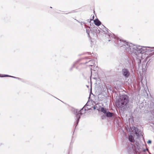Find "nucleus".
Listing matches in <instances>:
<instances>
[{
	"label": "nucleus",
	"mask_w": 154,
	"mask_h": 154,
	"mask_svg": "<svg viewBox=\"0 0 154 154\" xmlns=\"http://www.w3.org/2000/svg\"><path fill=\"white\" fill-rule=\"evenodd\" d=\"M129 101L128 96L123 95L121 96L119 99L116 101V105L118 107L122 108L126 105Z\"/></svg>",
	"instance_id": "f257e3e1"
},
{
	"label": "nucleus",
	"mask_w": 154,
	"mask_h": 154,
	"mask_svg": "<svg viewBox=\"0 0 154 154\" xmlns=\"http://www.w3.org/2000/svg\"><path fill=\"white\" fill-rule=\"evenodd\" d=\"M122 72L123 75L125 76L126 77H128L129 75V73L126 69H123Z\"/></svg>",
	"instance_id": "f03ea898"
},
{
	"label": "nucleus",
	"mask_w": 154,
	"mask_h": 154,
	"mask_svg": "<svg viewBox=\"0 0 154 154\" xmlns=\"http://www.w3.org/2000/svg\"><path fill=\"white\" fill-rule=\"evenodd\" d=\"M94 22L95 24L97 26H99L101 24V22L97 19L94 20Z\"/></svg>",
	"instance_id": "7ed1b4c3"
},
{
	"label": "nucleus",
	"mask_w": 154,
	"mask_h": 154,
	"mask_svg": "<svg viewBox=\"0 0 154 154\" xmlns=\"http://www.w3.org/2000/svg\"><path fill=\"white\" fill-rule=\"evenodd\" d=\"M128 139L131 142H134V140L133 136L131 135H130L129 136Z\"/></svg>",
	"instance_id": "20e7f679"
},
{
	"label": "nucleus",
	"mask_w": 154,
	"mask_h": 154,
	"mask_svg": "<svg viewBox=\"0 0 154 154\" xmlns=\"http://www.w3.org/2000/svg\"><path fill=\"white\" fill-rule=\"evenodd\" d=\"M82 113L81 112H79L77 113L76 115V118L78 120L80 118V116L82 115Z\"/></svg>",
	"instance_id": "39448f33"
},
{
	"label": "nucleus",
	"mask_w": 154,
	"mask_h": 154,
	"mask_svg": "<svg viewBox=\"0 0 154 154\" xmlns=\"http://www.w3.org/2000/svg\"><path fill=\"white\" fill-rule=\"evenodd\" d=\"M113 114L110 112H108L106 113V116L108 117H112Z\"/></svg>",
	"instance_id": "423d86ee"
},
{
	"label": "nucleus",
	"mask_w": 154,
	"mask_h": 154,
	"mask_svg": "<svg viewBox=\"0 0 154 154\" xmlns=\"http://www.w3.org/2000/svg\"><path fill=\"white\" fill-rule=\"evenodd\" d=\"M101 111L103 113H106V108H102L101 109Z\"/></svg>",
	"instance_id": "0eeeda50"
},
{
	"label": "nucleus",
	"mask_w": 154,
	"mask_h": 154,
	"mask_svg": "<svg viewBox=\"0 0 154 154\" xmlns=\"http://www.w3.org/2000/svg\"><path fill=\"white\" fill-rule=\"evenodd\" d=\"M0 77H12L14 78H17V79H19V78H17V77H15L12 76H9V75H5L4 76H0Z\"/></svg>",
	"instance_id": "6e6552de"
},
{
	"label": "nucleus",
	"mask_w": 154,
	"mask_h": 154,
	"mask_svg": "<svg viewBox=\"0 0 154 154\" xmlns=\"http://www.w3.org/2000/svg\"><path fill=\"white\" fill-rule=\"evenodd\" d=\"M143 50V49L141 48V49H137V51L138 53H141Z\"/></svg>",
	"instance_id": "1a4fd4ad"
},
{
	"label": "nucleus",
	"mask_w": 154,
	"mask_h": 154,
	"mask_svg": "<svg viewBox=\"0 0 154 154\" xmlns=\"http://www.w3.org/2000/svg\"><path fill=\"white\" fill-rule=\"evenodd\" d=\"M151 143V140H149L147 141V143H148V144H149V143L150 144V143Z\"/></svg>",
	"instance_id": "9d476101"
},
{
	"label": "nucleus",
	"mask_w": 154,
	"mask_h": 154,
	"mask_svg": "<svg viewBox=\"0 0 154 154\" xmlns=\"http://www.w3.org/2000/svg\"><path fill=\"white\" fill-rule=\"evenodd\" d=\"M96 107L95 106H94V107H93V109H96Z\"/></svg>",
	"instance_id": "9b49d317"
}]
</instances>
